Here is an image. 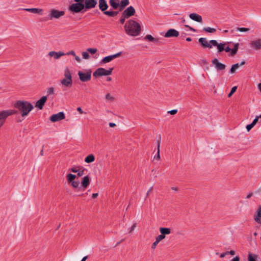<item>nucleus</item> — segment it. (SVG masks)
I'll use <instances>...</instances> for the list:
<instances>
[{
    "mask_svg": "<svg viewBox=\"0 0 261 261\" xmlns=\"http://www.w3.org/2000/svg\"><path fill=\"white\" fill-rule=\"evenodd\" d=\"M14 107L21 113L22 117L27 116L34 109L33 105L26 100H18L14 104Z\"/></svg>",
    "mask_w": 261,
    "mask_h": 261,
    "instance_id": "f257e3e1",
    "label": "nucleus"
},
{
    "mask_svg": "<svg viewBox=\"0 0 261 261\" xmlns=\"http://www.w3.org/2000/svg\"><path fill=\"white\" fill-rule=\"evenodd\" d=\"M199 43L204 48H212L213 46L217 47L218 53H221L223 49L224 44H219V43L215 40H212L208 41L205 38H200L199 39Z\"/></svg>",
    "mask_w": 261,
    "mask_h": 261,
    "instance_id": "f03ea898",
    "label": "nucleus"
},
{
    "mask_svg": "<svg viewBox=\"0 0 261 261\" xmlns=\"http://www.w3.org/2000/svg\"><path fill=\"white\" fill-rule=\"evenodd\" d=\"M64 77L60 80L61 84L66 87H71L72 86V77L68 67H65L64 71Z\"/></svg>",
    "mask_w": 261,
    "mask_h": 261,
    "instance_id": "7ed1b4c3",
    "label": "nucleus"
},
{
    "mask_svg": "<svg viewBox=\"0 0 261 261\" xmlns=\"http://www.w3.org/2000/svg\"><path fill=\"white\" fill-rule=\"evenodd\" d=\"M125 28L126 31L129 33H139L142 31L141 25L134 20L128 21Z\"/></svg>",
    "mask_w": 261,
    "mask_h": 261,
    "instance_id": "20e7f679",
    "label": "nucleus"
},
{
    "mask_svg": "<svg viewBox=\"0 0 261 261\" xmlns=\"http://www.w3.org/2000/svg\"><path fill=\"white\" fill-rule=\"evenodd\" d=\"M17 113L14 110H5L0 111V128L5 124L7 118Z\"/></svg>",
    "mask_w": 261,
    "mask_h": 261,
    "instance_id": "39448f33",
    "label": "nucleus"
},
{
    "mask_svg": "<svg viewBox=\"0 0 261 261\" xmlns=\"http://www.w3.org/2000/svg\"><path fill=\"white\" fill-rule=\"evenodd\" d=\"M77 74L81 82H86L91 79L92 70L90 69H86L79 71Z\"/></svg>",
    "mask_w": 261,
    "mask_h": 261,
    "instance_id": "423d86ee",
    "label": "nucleus"
},
{
    "mask_svg": "<svg viewBox=\"0 0 261 261\" xmlns=\"http://www.w3.org/2000/svg\"><path fill=\"white\" fill-rule=\"evenodd\" d=\"M113 70V68H110L108 70L103 68H98L93 72V75L95 77L110 75L112 74Z\"/></svg>",
    "mask_w": 261,
    "mask_h": 261,
    "instance_id": "0eeeda50",
    "label": "nucleus"
},
{
    "mask_svg": "<svg viewBox=\"0 0 261 261\" xmlns=\"http://www.w3.org/2000/svg\"><path fill=\"white\" fill-rule=\"evenodd\" d=\"M84 0H74L75 4H72L70 6V10L75 13H78L81 11L85 7L84 4L83 3Z\"/></svg>",
    "mask_w": 261,
    "mask_h": 261,
    "instance_id": "6e6552de",
    "label": "nucleus"
},
{
    "mask_svg": "<svg viewBox=\"0 0 261 261\" xmlns=\"http://www.w3.org/2000/svg\"><path fill=\"white\" fill-rule=\"evenodd\" d=\"M64 14V11H63L53 9L50 11L49 15V19L52 20L54 18L58 19L63 16Z\"/></svg>",
    "mask_w": 261,
    "mask_h": 261,
    "instance_id": "1a4fd4ad",
    "label": "nucleus"
},
{
    "mask_svg": "<svg viewBox=\"0 0 261 261\" xmlns=\"http://www.w3.org/2000/svg\"><path fill=\"white\" fill-rule=\"evenodd\" d=\"M65 118L64 113L62 112H59L57 114L52 115L50 117V120L53 122H55Z\"/></svg>",
    "mask_w": 261,
    "mask_h": 261,
    "instance_id": "9d476101",
    "label": "nucleus"
},
{
    "mask_svg": "<svg viewBox=\"0 0 261 261\" xmlns=\"http://www.w3.org/2000/svg\"><path fill=\"white\" fill-rule=\"evenodd\" d=\"M253 219L255 222L261 225V205H259L253 215Z\"/></svg>",
    "mask_w": 261,
    "mask_h": 261,
    "instance_id": "9b49d317",
    "label": "nucleus"
},
{
    "mask_svg": "<svg viewBox=\"0 0 261 261\" xmlns=\"http://www.w3.org/2000/svg\"><path fill=\"white\" fill-rule=\"evenodd\" d=\"M212 63L217 70H223L226 68L225 65L219 62L217 59L212 60Z\"/></svg>",
    "mask_w": 261,
    "mask_h": 261,
    "instance_id": "f8f14e48",
    "label": "nucleus"
},
{
    "mask_svg": "<svg viewBox=\"0 0 261 261\" xmlns=\"http://www.w3.org/2000/svg\"><path fill=\"white\" fill-rule=\"evenodd\" d=\"M47 96H43L40 99L37 100L35 103V107L39 109V110H42L43 108V106L47 100Z\"/></svg>",
    "mask_w": 261,
    "mask_h": 261,
    "instance_id": "ddd939ff",
    "label": "nucleus"
},
{
    "mask_svg": "<svg viewBox=\"0 0 261 261\" xmlns=\"http://www.w3.org/2000/svg\"><path fill=\"white\" fill-rule=\"evenodd\" d=\"M189 18L196 22H197L198 23H202V17L201 15L199 14L196 13H192L189 14Z\"/></svg>",
    "mask_w": 261,
    "mask_h": 261,
    "instance_id": "4468645a",
    "label": "nucleus"
},
{
    "mask_svg": "<svg viewBox=\"0 0 261 261\" xmlns=\"http://www.w3.org/2000/svg\"><path fill=\"white\" fill-rule=\"evenodd\" d=\"M121 54V53L119 52L118 53H117V54L113 55L107 56L102 59V60H101V62L102 63H109V62H111V61H112L113 59L118 57L119 56H120Z\"/></svg>",
    "mask_w": 261,
    "mask_h": 261,
    "instance_id": "2eb2a0df",
    "label": "nucleus"
},
{
    "mask_svg": "<svg viewBox=\"0 0 261 261\" xmlns=\"http://www.w3.org/2000/svg\"><path fill=\"white\" fill-rule=\"evenodd\" d=\"M97 3V0H85V7L87 9L93 8Z\"/></svg>",
    "mask_w": 261,
    "mask_h": 261,
    "instance_id": "dca6fc26",
    "label": "nucleus"
},
{
    "mask_svg": "<svg viewBox=\"0 0 261 261\" xmlns=\"http://www.w3.org/2000/svg\"><path fill=\"white\" fill-rule=\"evenodd\" d=\"M48 55L50 57H53L55 60H57V59H59L60 57H61L62 56L65 55V54L61 51H58V52L51 51L49 52Z\"/></svg>",
    "mask_w": 261,
    "mask_h": 261,
    "instance_id": "f3484780",
    "label": "nucleus"
},
{
    "mask_svg": "<svg viewBox=\"0 0 261 261\" xmlns=\"http://www.w3.org/2000/svg\"><path fill=\"white\" fill-rule=\"evenodd\" d=\"M144 39L148 41L152 42L154 43L157 44L158 43H162L163 41L158 38H155L151 35H147L144 37Z\"/></svg>",
    "mask_w": 261,
    "mask_h": 261,
    "instance_id": "a211bd4d",
    "label": "nucleus"
},
{
    "mask_svg": "<svg viewBox=\"0 0 261 261\" xmlns=\"http://www.w3.org/2000/svg\"><path fill=\"white\" fill-rule=\"evenodd\" d=\"M251 46L255 50H258L261 48V39H257L250 42Z\"/></svg>",
    "mask_w": 261,
    "mask_h": 261,
    "instance_id": "6ab92c4d",
    "label": "nucleus"
},
{
    "mask_svg": "<svg viewBox=\"0 0 261 261\" xmlns=\"http://www.w3.org/2000/svg\"><path fill=\"white\" fill-rule=\"evenodd\" d=\"M135 13V10L132 6L128 7L123 12L124 15L128 18L134 15Z\"/></svg>",
    "mask_w": 261,
    "mask_h": 261,
    "instance_id": "aec40b11",
    "label": "nucleus"
},
{
    "mask_svg": "<svg viewBox=\"0 0 261 261\" xmlns=\"http://www.w3.org/2000/svg\"><path fill=\"white\" fill-rule=\"evenodd\" d=\"M82 191H84L85 189L90 184V179L88 176H84L82 180Z\"/></svg>",
    "mask_w": 261,
    "mask_h": 261,
    "instance_id": "412c9836",
    "label": "nucleus"
},
{
    "mask_svg": "<svg viewBox=\"0 0 261 261\" xmlns=\"http://www.w3.org/2000/svg\"><path fill=\"white\" fill-rule=\"evenodd\" d=\"M258 30H255L254 29H251L250 28H236L234 29L231 30V32H254L257 31Z\"/></svg>",
    "mask_w": 261,
    "mask_h": 261,
    "instance_id": "4be33fe9",
    "label": "nucleus"
},
{
    "mask_svg": "<svg viewBox=\"0 0 261 261\" xmlns=\"http://www.w3.org/2000/svg\"><path fill=\"white\" fill-rule=\"evenodd\" d=\"M108 6L105 0H99V8L102 11L107 9Z\"/></svg>",
    "mask_w": 261,
    "mask_h": 261,
    "instance_id": "5701e85b",
    "label": "nucleus"
},
{
    "mask_svg": "<svg viewBox=\"0 0 261 261\" xmlns=\"http://www.w3.org/2000/svg\"><path fill=\"white\" fill-rule=\"evenodd\" d=\"M203 31L204 32H208V33H213V32H215L221 31V30L217 27H215L214 28L205 27V28H203Z\"/></svg>",
    "mask_w": 261,
    "mask_h": 261,
    "instance_id": "b1692460",
    "label": "nucleus"
},
{
    "mask_svg": "<svg viewBox=\"0 0 261 261\" xmlns=\"http://www.w3.org/2000/svg\"><path fill=\"white\" fill-rule=\"evenodd\" d=\"M159 230L160 233L165 236L171 233V229L169 228L160 227Z\"/></svg>",
    "mask_w": 261,
    "mask_h": 261,
    "instance_id": "393cba45",
    "label": "nucleus"
},
{
    "mask_svg": "<svg viewBox=\"0 0 261 261\" xmlns=\"http://www.w3.org/2000/svg\"><path fill=\"white\" fill-rule=\"evenodd\" d=\"M109 3L110 5L115 9H116L118 8L119 7H120L119 0H110Z\"/></svg>",
    "mask_w": 261,
    "mask_h": 261,
    "instance_id": "a878e982",
    "label": "nucleus"
},
{
    "mask_svg": "<svg viewBox=\"0 0 261 261\" xmlns=\"http://www.w3.org/2000/svg\"><path fill=\"white\" fill-rule=\"evenodd\" d=\"M95 160V157L93 154H89L85 159V162L87 163L93 162Z\"/></svg>",
    "mask_w": 261,
    "mask_h": 261,
    "instance_id": "bb28decb",
    "label": "nucleus"
},
{
    "mask_svg": "<svg viewBox=\"0 0 261 261\" xmlns=\"http://www.w3.org/2000/svg\"><path fill=\"white\" fill-rule=\"evenodd\" d=\"M75 178H76V175L72 174L71 173H69L66 176L67 180L68 183H69V184L71 183L72 181L74 180Z\"/></svg>",
    "mask_w": 261,
    "mask_h": 261,
    "instance_id": "cd10ccee",
    "label": "nucleus"
},
{
    "mask_svg": "<svg viewBox=\"0 0 261 261\" xmlns=\"http://www.w3.org/2000/svg\"><path fill=\"white\" fill-rule=\"evenodd\" d=\"M160 140L157 141V154L154 156V159L159 161L161 159L160 154Z\"/></svg>",
    "mask_w": 261,
    "mask_h": 261,
    "instance_id": "c85d7f7f",
    "label": "nucleus"
},
{
    "mask_svg": "<svg viewBox=\"0 0 261 261\" xmlns=\"http://www.w3.org/2000/svg\"><path fill=\"white\" fill-rule=\"evenodd\" d=\"M219 44H224L223 46V49L222 50V51L223 50H225L226 52H229L231 50V48L229 47V42H224L222 43H220Z\"/></svg>",
    "mask_w": 261,
    "mask_h": 261,
    "instance_id": "c756f323",
    "label": "nucleus"
},
{
    "mask_svg": "<svg viewBox=\"0 0 261 261\" xmlns=\"http://www.w3.org/2000/svg\"><path fill=\"white\" fill-rule=\"evenodd\" d=\"M70 184L73 188L76 189L77 190V191L80 190V188L79 187L80 182L79 181L73 180Z\"/></svg>",
    "mask_w": 261,
    "mask_h": 261,
    "instance_id": "7c9ffc66",
    "label": "nucleus"
},
{
    "mask_svg": "<svg viewBox=\"0 0 261 261\" xmlns=\"http://www.w3.org/2000/svg\"><path fill=\"white\" fill-rule=\"evenodd\" d=\"M238 48H239V44L238 43L235 44L234 45V47L232 49H231V50H230L231 55L232 56H233L234 55H235L237 54Z\"/></svg>",
    "mask_w": 261,
    "mask_h": 261,
    "instance_id": "2f4dec72",
    "label": "nucleus"
},
{
    "mask_svg": "<svg viewBox=\"0 0 261 261\" xmlns=\"http://www.w3.org/2000/svg\"><path fill=\"white\" fill-rule=\"evenodd\" d=\"M24 10L27 11L32 12L33 13H39L42 11V10L41 9H38L37 8H28V9H25Z\"/></svg>",
    "mask_w": 261,
    "mask_h": 261,
    "instance_id": "473e14b6",
    "label": "nucleus"
},
{
    "mask_svg": "<svg viewBox=\"0 0 261 261\" xmlns=\"http://www.w3.org/2000/svg\"><path fill=\"white\" fill-rule=\"evenodd\" d=\"M257 256L256 254L249 253L248 254V261H256Z\"/></svg>",
    "mask_w": 261,
    "mask_h": 261,
    "instance_id": "72a5a7b5",
    "label": "nucleus"
},
{
    "mask_svg": "<svg viewBox=\"0 0 261 261\" xmlns=\"http://www.w3.org/2000/svg\"><path fill=\"white\" fill-rule=\"evenodd\" d=\"M120 5L119 6L121 8V9H122L125 7L127 6L129 4V1L128 0H122L120 3H119Z\"/></svg>",
    "mask_w": 261,
    "mask_h": 261,
    "instance_id": "f704fd0d",
    "label": "nucleus"
},
{
    "mask_svg": "<svg viewBox=\"0 0 261 261\" xmlns=\"http://www.w3.org/2000/svg\"><path fill=\"white\" fill-rule=\"evenodd\" d=\"M240 67V65L239 63H236L235 64H233L230 69V72L231 73H233L236 72V70L239 68V67Z\"/></svg>",
    "mask_w": 261,
    "mask_h": 261,
    "instance_id": "c9c22d12",
    "label": "nucleus"
},
{
    "mask_svg": "<svg viewBox=\"0 0 261 261\" xmlns=\"http://www.w3.org/2000/svg\"><path fill=\"white\" fill-rule=\"evenodd\" d=\"M105 99L108 101H113L115 100V97L110 93H107L105 95Z\"/></svg>",
    "mask_w": 261,
    "mask_h": 261,
    "instance_id": "e433bc0d",
    "label": "nucleus"
},
{
    "mask_svg": "<svg viewBox=\"0 0 261 261\" xmlns=\"http://www.w3.org/2000/svg\"><path fill=\"white\" fill-rule=\"evenodd\" d=\"M104 14L109 16H114L117 15V12L114 11H105Z\"/></svg>",
    "mask_w": 261,
    "mask_h": 261,
    "instance_id": "4c0bfd02",
    "label": "nucleus"
},
{
    "mask_svg": "<svg viewBox=\"0 0 261 261\" xmlns=\"http://www.w3.org/2000/svg\"><path fill=\"white\" fill-rule=\"evenodd\" d=\"M55 89L54 87H49L47 90V94L48 95H52L54 94Z\"/></svg>",
    "mask_w": 261,
    "mask_h": 261,
    "instance_id": "58836bf2",
    "label": "nucleus"
},
{
    "mask_svg": "<svg viewBox=\"0 0 261 261\" xmlns=\"http://www.w3.org/2000/svg\"><path fill=\"white\" fill-rule=\"evenodd\" d=\"M87 51L91 54H94L97 52V50L96 48H88L87 49Z\"/></svg>",
    "mask_w": 261,
    "mask_h": 261,
    "instance_id": "ea45409f",
    "label": "nucleus"
},
{
    "mask_svg": "<svg viewBox=\"0 0 261 261\" xmlns=\"http://www.w3.org/2000/svg\"><path fill=\"white\" fill-rule=\"evenodd\" d=\"M237 89V86H234L231 88L230 92H229V93L228 95V97H230L231 96V95L236 92Z\"/></svg>",
    "mask_w": 261,
    "mask_h": 261,
    "instance_id": "a19ab883",
    "label": "nucleus"
},
{
    "mask_svg": "<svg viewBox=\"0 0 261 261\" xmlns=\"http://www.w3.org/2000/svg\"><path fill=\"white\" fill-rule=\"evenodd\" d=\"M83 58L84 59H88L89 58V55L88 54V52L87 51H83L82 54Z\"/></svg>",
    "mask_w": 261,
    "mask_h": 261,
    "instance_id": "79ce46f5",
    "label": "nucleus"
},
{
    "mask_svg": "<svg viewBox=\"0 0 261 261\" xmlns=\"http://www.w3.org/2000/svg\"><path fill=\"white\" fill-rule=\"evenodd\" d=\"M179 34H165L164 37H177Z\"/></svg>",
    "mask_w": 261,
    "mask_h": 261,
    "instance_id": "37998d69",
    "label": "nucleus"
},
{
    "mask_svg": "<svg viewBox=\"0 0 261 261\" xmlns=\"http://www.w3.org/2000/svg\"><path fill=\"white\" fill-rule=\"evenodd\" d=\"M165 238V236L162 235L161 233V234L157 236L155 238V239L159 241V242L161 241L162 240H164Z\"/></svg>",
    "mask_w": 261,
    "mask_h": 261,
    "instance_id": "c03bdc74",
    "label": "nucleus"
},
{
    "mask_svg": "<svg viewBox=\"0 0 261 261\" xmlns=\"http://www.w3.org/2000/svg\"><path fill=\"white\" fill-rule=\"evenodd\" d=\"M159 242L155 239V241L151 245V248L152 249H154L156 248V245L159 244Z\"/></svg>",
    "mask_w": 261,
    "mask_h": 261,
    "instance_id": "a18cd8bd",
    "label": "nucleus"
},
{
    "mask_svg": "<svg viewBox=\"0 0 261 261\" xmlns=\"http://www.w3.org/2000/svg\"><path fill=\"white\" fill-rule=\"evenodd\" d=\"M128 18V17H126V16H125L124 15V14L123 13V14H122V16H121V18H120V20L121 23H123L124 22L125 20V19H126V18Z\"/></svg>",
    "mask_w": 261,
    "mask_h": 261,
    "instance_id": "49530a36",
    "label": "nucleus"
},
{
    "mask_svg": "<svg viewBox=\"0 0 261 261\" xmlns=\"http://www.w3.org/2000/svg\"><path fill=\"white\" fill-rule=\"evenodd\" d=\"M177 110H172L168 111V113H169L171 115H175L177 113Z\"/></svg>",
    "mask_w": 261,
    "mask_h": 261,
    "instance_id": "de8ad7c7",
    "label": "nucleus"
},
{
    "mask_svg": "<svg viewBox=\"0 0 261 261\" xmlns=\"http://www.w3.org/2000/svg\"><path fill=\"white\" fill-rule=\"evenodd\" d=\"M65 55H72L73 56H75V53L73 50H71L65 54Z\"/></svg>",
    "mask_w": 261,
    "mask_h": 261,
    "instance_id": "09e8293b",
    "label": "nucleus"
},
{
    "mask_svg": "<svg viewBox=\"0 0 261 261\" xmlns=\"http://www.w3.org/2000/svg\"><path fill=\"white\" fill-rule=\"evenodd\" d=\"M136 224H134L132 226V227H130V228L129 231V232L130 233H132V232L134 231V230L135 228L136 227Z\"/></svg>",
    "mask_w": 261,
    "mask_h": 261,
    "instance_id": "8fccbe9b",
    "label": "nucleus"
},
{
    "mask_svg": "<svg viewBox=\"0 0 261 261\" xmlns=\"http://www.w3.org/2000/svg\"><path fill=\"white\" fill-rule=\"evenodd\" d=\"M74 57L75 58V60L76 61V62L77 63H81V61H82L81 59L79 56H76L75 55V56H74Z\"/></svg>",
    "mask_w": 261,
    "mask_h": 261,
    "instance_id": "3c124183",
    "label": "nucleus"
},
{
    "mask_svg": "<svg viewBox=\"0 0 261 261\" xmlns=\"http://www.w3.org/2000/svg\"><path fill=\"white\" fill-rule=\"evenodd\" d=\"M166 33H178V31H177L176 30H175L174 29H169V30H168V31Z\"/></svg>",
    "mask_w": 261,
    "mask_h": 261,
    "instance_id": "603ef678",
    "label": "nucleus"
},
{
    "mask_svg": "<svg viewBox=\"0 0 261 261\" xmlns=\"http://www.w3.org/2000/svg\"><path fill=\"white\" fill-rule=\"evenodd\" d=\"M84 170L80 171L77 172V176H82L84 175Z\"/></svg>",
    "mask_w": 261,
    "mask_h": 261,
    "instance_id": "864d4df0",
    "label": "nucleus"
},
{
    "mask_svg": "<svg viewBox=\"0 0 261 261\" xmlns=\"http://www.w3.org/2000/svg\"><path fill=\"white\" fill-rule=\"evenodd\" d=\"M252 128V126L251 125V124H248L247 126H246V129H247V130L248 132H249L251 129Z\"/></svg>",
    "mask_w": 261,
    "mask_h": 261,
    "instance_id": "5fc2aeb1",
    "label": "nucleus"
},
{
    "mask_svg": "<svg viewBox=\"0 0 261 261\" xmlns=\"http://www.w3.org/2000/svg\"><path fill=\"white\" fill-rule=\"evenodd\" d=\"M76 110L81 114H82L84 113V112L81 107H78Z\"/></svg>",
    "mask_w": 261,
    "mask_h": 261,
    "instance_id": "6e6d98bb",
    "label": "nucleus"
},
{
    "mask_svg": "<svg viewBox=\"0 0 261 261\" xmlns=\"http://www.w3.org/2000/svg\"><path fill=\"white\" fill-rule=\"evenodd\" d=\"M231 261H240V257L238 256H237L232 258Z\"/></svg>",
    "mask_w": 261,
    "mask_h": 261,
    "instance_id": "4d7b16f0",
    "label": "nucleus"
},
{
    "mask_svg": "<svg viewBox=\"0 0 261 261\" xmlns=\"http://www.w3.org/2000/svg\"><path fill=\"white\" fill-rule=\"evenodd\" d=\"M258 120V117L256 116V118L253 120L252 123L256 124V123L257 122Z\"/></svg>",
    "mask_w": 261,
    "mask_h": 261,
    "instance_id": "13d9d810",
    "label": "nucleus"
},
{
    "mask_svg": "<svg viewBox=\"0 0 261 261\" xmlns=\"http://www.w3.org/2000/svg\"><path fill=\"white\" fill-rule=\"evenodd\" d=\"M97 196H98V193H93V194L92 195V198H93V199L96 198Z\"/></svg>",
    "mask_w": 261,
    "mask_h": 261,
    "instance_id": "bf43d9fd",
    "label": "nucleus"
},
{
    "mask_svg": "<svg viewBox=\"0 0 261 261\" xmlns=\"http://www.w3.org/2000/svg\"><path fill=\"white\" fill-rule=\"evenodd\" d=\"M152 189V187H150L149 189L148 190L147 193H146V197H147L149 194V193L151 191Z\"/></svg>",
    "mask_w": 261,
    "mask_h": 261,
    "instance_id": "052dcab7",
    "label": "nucleus"
},
{
    "mask_svg": "<svg viewBox=\"0 0 261 261\" xmlns=\"http://www.w3.org/2000/svg\"><path fill=\"white\" fill-rule=\"evenodd\" d=\"M70 170L74 173H76L78 172L77 170H76L74 168H72L70 169Z\"/></svg>",
    "mask_w": 261,
    "mask_h": 261,
    "instance_id": "680f3d73",
    "label": "nucleus"
},
{
    "mask_svg": "<svg viewBox=\"0 0 261 261\" xmlns=\"http://www.w3.org/2000/svg\"><path fill=\"white\" fill-rule=\"evenodd\" d=\"M187 27L189 28V31H193V32L196 31V30L194 29H193L189 26H187Z\"/></svg>",
    "mask_w": 261,
    "mask_h": 261,
    "instance_id": "e2e57ef3",
    "label": "nucleus"
},
{
    "mask_svg": "<svg viewBox=\"0 0 261 261\" xmlns=\"http://www.w3.org/2000/svg\"><path fill=\"white\" fill-rule=\"evenodd\" d=\"M109 126L111 127H113L116 126V124L114 123L111 122L109 123Z\"/></svg>",
    "mask_w": 261,
    "mask_h": 261,
    "instance_id": "0e129e2a",
    "label": "nucleus"
},
{
    "mask_svg": "<svg viewBox=\"0 0 261 261\" xmlns=\"http://www.w3.org/2000/svg\"><path fill=\"white\" fill-rule=\"evenodd\" d=\"M229 254L231 255H234L235 254V252L233 250H230L229 251Z\"/></svg>",
    "mask_w": 261,
    "mask_h": 261,
    "instance_id": "69168bd1",
    "label": "nucleus"
},
{
    "mask_svg": "<svg viewBox=\"0 0 261 261\" xmlns=\"http://www.w3.org/2000/svg\"><path fill=\"white\" fill-rule=\"evenodd\" d=\"M88 258V256H84L81 261H86V259Z\"/></svg>",
    "mask_w": 261,
    "mask_h": 261,
    "instance_id": "338daca9",
    "label": "nucleus"
},
{
    "mask_svg": "<svg viewBox=\"0 0 261 261\" xmlns=\"http://www.w3.org/2000/svg\"><path fill=\"white\" fill-rule=\"evenodd\" d=\"M258 88L259 90H260V91L261 92V83L258 84Z\"/></svg>",
    "mask_w": 261,
    "mask_h": 261,
    "instance_id": "774afa93",
    "label": "nucleus"
}]
</instances>
